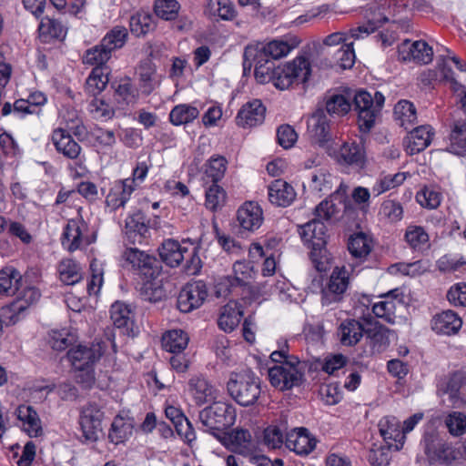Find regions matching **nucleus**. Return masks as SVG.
<instances>
[{"mask_svg":"<svg viewBox=\"0 0 466 466\" xmlns=\"http://www.w3.org/2000/svg\"><path fill=\"white\" fill-rule=\"evenodd\" d=\"M346 189L340 187L329 198L322 200L314 209L315 218L299 227V234L303 243L313 251H320L327 243L325 221L330 220L346 208Z\"/></svg>","mask_w":466,"mask_h":466,"instance_id":"1","label":"nucleus"},{"mask_svg":"<svg viewBox=\"0 0 466 466\" xmlns=\"http://www.w3.org/2000/svg\"><path fill=\"white\" fill-rule=\"evenodd\" d=\"M105 351L104 343L78 344L71 347L66 358L72 367L77 383L91 388L96 381L95 365Z\"/></svg>","mask_w":466,"mask_h":466,"instance_id":"2","label":"nucleus"},{"mask_svg":"<svg viewBox=\"0 0 466 466\" xmlns=\"http://www.w3.org/2000/svg\"><path fill=\"white\" fill-rule=\"evenodd\" d=\"M227 389L229 395L244 407L255 404L261 393L259 379L248 369L231 373Z\"/></svg>","mask_w":466,"mask_h":466,"instance_id":"3","label":"nucleus"},{"mask_svg":"<svg viewBox=\"0 0 466 466\" xmlns=\"http://www.w3.org/2000/svg\"><path fill=\"white\" fill-rule=\"evenodd\" d=\"M236 417L235 408L223 401L214 400L199 412V420L204 430L218 439L235 423Z\"/></svg>","mask_w":466,"mask_h":466,"instance_id":"4","label":"nucleus"},{"mask_svg":"<svg viewBox=\"0 0 466 466\" xmlns=\"http://www.w3.org/2000/svg\"><path fill=\"white\" fill-rule=\"evenodd\" d=\"M352 102H354L358 115V125L360 131L370 132L384 105V96L379 91H374L372 95L370 92L360 90L352 96Z\"/></svg>","mask_w":466,"mask_h":466,"instance_id":"5","label":"nucleus"},{"mask_svg":"<svg viewBox=\"0 0 466 466\" xmlns=\"http://www.w3.org/2000/svg\"><path fill=\"white\" fill-rule=\"evenodd\" d=\"M310 73L309 60L304 56H298L292 61L276 67L272 83L276 88L286 90L296 82H307Z\"/></svg>","mask_w":466,"mask_h":466,"instance_id":"6","label":"nucleus"},{"mask_svg":"<svg viewBox=\"0 0 466 466\" xmlns=\"http://www.w3.org/2000/svg\"><path fill=\"white\" fill-rule=\"evenodd\" d=\"M299 363L297 357H291L289 360L268 368V380L271 385L280 390L299 386L303 378V373L299 369Z\"/></svg>","mask_w":466,"mask_h":466,"instance_id":"7","label":"nucleus"},{"mask_svg":"<svg viewBox=\"0 0 466 466\" xmlns=\"http://www.w3.org/2000/svg\"><path fill=\"white\" fill-rule=\"evenodd\" d=\"M51 141L56 150L68 159L76 160V175L83 177L87 173L85 157L81 155L82 147L75 141L67 130L58 127L53 130Z\"/></svg>","mask_w":466,"mask_h":466,"instance_id":"8","label":"nucleus"},{"mask_svg":"<svg viewBox=\"0 0 466 466\" xmlns=\"http://www.w3.org/2000/svg\"><path fill=\"white\" fill-rule=\"evenodd\" d=\"M123 259L126 267H131L147 280L156 279L159 274L157 258L137 248H127L123 253ZM151 287L152 283L149 281L144 284L146 289H151Z\"/></svg>","mask_w":466,"mask_h":466,"instance_id":"9","label":"nucleus"},{"mask_svg":"<svg viewBox=\"0 0 466 466\" xmlns=\"http://www.w3.org/2000/svg\"><path fill=\"white\" fill-rule=\"evenodd\" d=\"M254 66V76L256 80L260 84L273 82V75H275L274 62L268 58L258 55L257 48L248 45L245 47L243 54V69L250 70Z\"/></svg>","mask_w":466,"mask_h":466,"instance_id":"10","label":"nucleus"},{"mask_svg":"<svg viewBox=\"0 0 466 466\" xmlns=\"http://www.w3.org/2000/svg\"><path fill=\"white\" fill-rule=\"evenodd\" d=\"M233 275L223 278L216 286L218 297H226L233 289L249 284L253 277V267L250 262L238 260L233 264Z\"/></svg>","mask_w":466,"mask_h":466,"instance_id":"11","label":"nucleus"},{"mask_svg":"<svg viewBox=\"0 0 466 466\" xmlns=\"http://www.w3.org/2000/svg\"><path fill=\"white\" fill-rule=\"evenodd\" d=\"M103 418L104 412L98 404L91 402L83 408L79 423L86 441L95 442L98 440Z\"/></svg>","mask_w":466,"mask_h":466,"instance_id":"12","label":"nucleus"},{"mask_svg":"<svg viewBox=\"0 0 466 466\" xmlns=\"http://www.w3.org/2000/svg\"><path fill=\"white\" fill-rule=\"evenodd\" d=\"M433 50L425 41L404 40L398 46V59L402 62H414L427 65L432 61Z\"/></svg>","mask_w":466,"mask_h":466,"instance_id":"13","label":"nucleus"},{"mask_svg":"<svg viewBox=\"0 0 466 466\" xmlns=\"http://www.w3.org/2000/svg\"><path fill=\"white\" fill-rule=\"evenodd\" d=\"M208 296L207 286L203 281H195L187 284L177 297V309L184 313H188L198 309Z\"/></svg>","mask_w":466,"mask_h":466,"instance_id":"14","label":"nucleus"},{"mask_svg":"<svg viewBox=\"0 0 466 466\" xmlns=\"http://www.w3.org/2000/svg\"><path fill=\"white\" fill-rule=\"evenodd\" d=\"M263 221V210L255 201H246L237 210L236 222L241 233L255 232Z\"/></svg>","mask_w":466,"mask_h":466,"instance_id":"15","label":"nucleus"},{"mask_svg":"<svg viewBox=\"0 0 466 466\" xmlns=\"http://www.w3.org/2000/svg\"><path fill=\"white\" fill-rule=\"evenodd\" d=\"M349 285V276L344 268H335L329 278V281L321 292V302L324 306L339 302L342 299V295L347 290Z\"/></svg>","mask_w":466,"mask_h":466,"instance_id":"16","label":"nucleus"},{"mask_svg":"<svg viewBox=\"0 0 466 466\" xmlns=\"http://www.w3.org/2000/svg\"><path fill=\"white\" fill-rule=\"evenodd\" d=\"M135 189L136 185H134L133 180L122 179L113 182L106 196V208H108L110 212L124 208Z\"/></svg>","mask_w":466,"mask_h":466,"instance_id":"17","label":"nucleus"},{"mask_svg":"<svg viewBox=\"0 0 466 466\" xmlns=\"http://www.w3.org/2000/svg\"><path fill=\"white\" fill-rule=\"evenodd\" d=\"M299 43L296 37L289 36L253 46L257 48L258 56L276 60L288 56L292 49L299 46Z\"/></svg>","mask_w":466,"mask_h":466,"instance_id":"18","label":"nucleus"},{"mask_svg":"<svg viewBox=\"0 0 466 466\" xmlns=\"http://www.w3.org/2000/svg\"><path fill=\"white\" fill-rule=\"evenodd\" d=\"M378 426L389 449L400 451L403 447L406 436L400 428V421L395 417H383Z\"/></svg>","mask_w":466,"mask_h":466,"instance_id":"19","label":"nucleus"},{"mask_svg":"<svg viewBox=\"0 0 466 466\" xmlns=\"http://www.w3.org/2000/svg\"><path fill=\"white\" fill-rule=\"evenodd\" d=\"M86 230L87 225L82 218L68 220L62 234V246L70 252L81 248L85 245L84 233Z\"/></svg>","mask_w":466,"mask_h":466,"instance_id":"20","label":"nucleus"},{"mask_svg":"<svg viewBox=\"0 0 466 466\" xmlns=\"http://www.w3.org/2000/svg\"><path fill=\"white\" fill-rule=\"evenodd\" d=\"M308 133L313 142L320 146L330 140L329 120L323 109H317L309 118Z\"/></svg>","mask_w":466,"mask_h":466,"instance_id":"21","label":"nucleus"},{"mask_svg":"<svg viewBox=\"0 0 466 466\" xmlns=\"http://www.w3.org/2000/svg\"><path fill=\"white\" fill-rule=\"evenodd\" d=\"M188 391L198 406L218 398V390L203 376H194L188 380Z\"/></svg>","mask_w":466,"mask_h":466,"instance_id":"22","label":"nucleus"},{"mask_svg":"<svg viewBox=\"0 0 466 466\" xmlns=\"http://www.w3.org/2000/svg\"><path fill=\"white\" fill-rule=\"evenodd\" d=\"M266 107L258 99H254L242 106L236 116V122L242 127H252L263 123Z\"/></svg>","mask_w":466,"mask_h":466,"instance_id":"23","label":"nucleus"},{"mask_svg":"<svg viewBox=\"0 0 466 466\" xmlns=\"http://www.w3.org/2000/svg\"><path fill=\"white\" fill-rule=\"evenodd\" d=\"M326 115L333 118L342 117L352 107V96L350 93L328 92L324 97Z\"/></svg>","mask_w":466,"mask_h":466,"instance_id":"24","label":"nucleus"},{"mask_svg":"<svg viewBox=\"0 0 466 466\" xmlns=\"http://www.w3.org/2000/svg\"><path fill=\"white\" fill-rule=\"evenodd\" d=\"M286 446L299 455H307L316 446V440L306 428H296L286 436Z\"/></svg>","mask_w":466,"mask_h":466,"instance_id":"25","label":"nucleus"},{"mask_svg":"<svg viewBox=\"0 0 466 466\" xmlns=\"http://www.w3.org/2000/svg\"><path fill=\"white\" fill-rule=\"evenodd\" d=\"M17 420L23 431L30 437L36 438L43 434L41 420L35 410L30 405H20L15 410Z\"/></svg>","mask_w":466,"mask_h":466,"instance_id":"26","label":"nucleus"},{"mask_svg":"<svg viewBox=\"0 0 466 466\" xmlns=\"http://www.w3.org/2000/svg\"><path fill=\"white\" fill-rule=\"evenodd\" d=\"M268 200L278 207H289L296 198L294 187L282 179L274 180L268 187Z\"/></svg>","mask_w":466,"mask_h":466,"instance_id":"27","label":"nucleus"},{"mask_svg":"<svg viewBox=\"0 0 466 466\" xmlns=\"http://www.w3.org/2000/svg\"><path fill=\"white\" fill-rule=\"evenodd\" d=\"M433 137L431 126H420L410 132L405 140L406 151L410 155H415L428 147Z\"/></svg>","mask_w":466,"mask_h":466,"instance_id":"28","label":"nucleus"},{"mask_svg":"<svg viewBox=\"0 0 466 466\" xmlns=\"http://www.w3.org/2000/svg\"><path fill=\"white\" fill-rule=\"evenodd\" d=\"M194 255V250L189 252L187 248L173 239L165 240L159 249L161 259L171 268L177 267L187 256Z\"/></svg>","mask_w":466,"mask_h":466,"instance_id":"29","label":"nucleus"},{"mask_svg":"<svg viewBox=\"0 0 466 466\" xmlns=\"http://www.w3.org/2000/svg\"><path fill=\"white\" fill-rule=\"evenodd\" d=\"M148 222L145 214L137 210L126 218V235L129 241L141 243L148 234Z\"/></svg>","mask_w":466,"mask_h":466,"instance_id":"30","label":"nucleus"},{"mask_svg":"<svg viewBox=\"0 0 466 466\" xmlns=\"http://www.w3.org/2000/svg\"><path fill=\"white\" fill-rule=\"evenodd\" d=\"M227 440L230 449L243 456H250L256 449L251 434L248 430L235 429L228 434Z\"/></svg>","mask_w":466,"mask_h":466,"instance_id":"31","label":"nucleus"},{"mask_svg":"<svg viewBox=\"0 0 466 466\" xmlns=\"http://www.w3.org/2000/svg\"><path fill=\"white\" fill-rule=\"evenodd\" d=\"M461 318L452 310H444L434 316L432 319V329L438 334H455L461 328Z\"/></svg>","mask_w":466,"mask_h":466,"instance_id":"32","label":"nucleus"},{"mask_svg":"<svg viewBox=\"0 0 466 466\" xmlns=\"http://www.w3.org/2000/svg\"><path fill=\"white\" fill-rule=\"evenodd\" d=\"M243 311L236 300H229L221 309L218 324L225 332L233 331L239 324Z\"/></svg>","mask_w":466,"mask_h":466,"instance_id":"33","label":"nucleus"},{"mask_svg":"<svg viewBox=\"0 0 466 466\" xmlns=\"http://www.w3.org/2000/svg\"><path fill=\"white\" fill-rule=\"evenodd\" d=\"M404 240L415 252L422 253L430 247V236L421 226L410 224L404 233Z\"/></svg>","mask_w":466,"mask_h":466,"instance_id":"34","label":"nucleus"},{"mask_svg":"<svg viewBox=\"0 0 466 466\" xmlns=\"http://www.w3.org/2000/svg\"><path fill=\"white\" fill-rule=\"evenodd\" d=\"M205 14L213 21H230L237 16L234 5L229 0H208Z\"/></svg>","mask_w":466,"mask_h":466,"instance_id":"35","label":"nucleus"},{"mask_svg":"<svg viewBox=\"0 0 466 466\" xmlns=\"http://www.w3.org/2000/svg\"><path fill=\"white\" fill-rule=\"evenodd\" d=\"M446 150L458 156L466 155V123L454 122L447 138Z\"/></svg>","mask_w":466,"mask_h":466,"instance_id":"36","label":"nucleus"},{"mask_svg":"<svg viewBox=\"0 0 466 466\" xmlns=\"http://www.w3.org/2000/svg\"><path fill=\"white\" fill-rule=\"evenodd\" d=\"M38 33L42 42L49 43L55 39L63 40L66 35V29L58 20L45 16L39 23Z\"/></svg>","mask_w":466,"mask_h":466,"instance_id":"37","label":"nucleus"},{"mask_svg":"<svg viewBox=\"0 0 466 466\" xmlns=\"http://www.w3.org/2000/svg\"><path fill=\"white\" fill-rule=\"evenodd\" d=\"M134 316L133 309L128 304L121 301H116L111 306L110 318L113 324L118 329H126L127 333L133 327Z\"/></svg>","mask_w":466,"mask_h":466,"instance_id":"38","label":"nucleus"},{"mask_svg":"<svg viewBox=\"0 0 466 466\" xmlns=\"http://www.w3.org/2000/svg\"><path fill=\"white\" fill-rule=\"evenodd\" d=\"M397 290H392L382 297V299L375 302L372 305V312L377 318H380L389 323H393L395 320V312L397 305H400L401 301L397 300L396 297H393V293Z\"/></svg>","mask_w":466,"mask_h":466,"instance_id":"39","label":"nucleus"},{"mask_svg":"<svg viewBox=\"0 0 466 466\" xmlns=\"http://www.w3.org/2000/svg\"><path fill=\"white\" fill-rule=\"evenodd\" d=\"M365 332L363 325L354 319H348L339 326L340 341L345 346L357 344Z\"/></svg>","mask_w":466,"mask_h":466,"instance_id":"40","label":"nucleus"},{"mask_svg":"<svg viewBox=\"0 0 466 466\" xmlns=\"http://www.w3.org/2000/svg\"><path fill=\"white\" fill-rule=\"evenodd\" d=\"M109 73L107 66L94 67L86 81V91L96 97L106 87Z\"/></svg>","mask_w":466,"mask_h":466,"instance_id":"41","label":"nucleus"},{"mask_svg":"<svg viewBox=\"0 0 466 466\" xmlns=\"http://www.w3.org/2000/svg\"><path fill=\"white\" fill-rule=\"evenodd\" d=\"M22 276L13 267L0 270V295L13 296L19 290Z\"/></svg>","mask_w":466,"mask_h":466,"instance_id":"42","label":"nucleus"},{"mask_svg":"<svg viewBox=\"0 0 466 466\" xmlns=\"http://www.w3.org/2000/svg\"><path fill=\"white\" fill-rule=\"evenodd\" d=\"M365 151L363 146L356 142H345L339 152V161L347 165H363Z\"/></svg>","mask_w":466,"mask_h":466,"instance_id":"43","label":"nucleus"},{"mask_svg":"<svg viewBox=\"0 0 466 466\" xmlns=\"http://www.w3.org/2000/svg\"><path fill=\"white\" fill-rule=\"evenodd\" d=\"M227 159L222 156H214L205 165L203 181L206 184H218L225 175L227 169Z\"/></svg>","mask_w":466,"mask_h":466,"instance_id":"44","label":"nucleus"},{"mask_svg":"<svg viewBox=\"0 0 466 466\" xmlns=\"http://www.w3.org/2000/svg\"><path fill=\"white\" fill-rule=\"evenodd\" d=\"M388 21V17L380 13V9H377L372 13L371 17L368 16L367 24L350 29L349 34L351 38L360 39L375 32Z\"/></svg>","mask_w":466,"mask_h":466,"instance_id":"45","label":"nucleus"},{"mask_svg":"<svg viewBox=\"0 0 466 466\" xmlns=\"http://www.w3.org/2000/svg\"><path fill=\"white\" fill-rule=\"evenodd\" d=\"M187 334L181 329L166 332L162 338L163 348L171 353H181L188 344Z\"/></svg>","mask_w":466,"mask_h":466,"instance_id":"46","label":"nucleus"},{"mask_svg":"<svg viewBox=\"0 0 466 466\" xmlns=\"http://www.w3.org/2000/svg\"><path fill=\"white\" fill-rule=\"evenodd\" d=\"M199 115L198 109L189 104L175 106L169 113V120L174 126H181L194 121Z\"/></svg>","mask_w":466,"mask_h":466,"instance_id":"47","label":"nucleus"},{"mask_svg":"<svg viewBox=\"0 0 466 466\" xmlns=\"http://www.w3.org/2000/svg\"><path fill=\"white\" fill-rule=\"evenodd\" d=\"M133 425L121 416H116L109 430L108 439L116 445L126 441L132 434Z\"/></svg>","mask_w":466,"mask_h":466,"instance_id":"48","label":"nucleus"},{"mask_svg":"<svg viewBox=\"0 0 466 466\" xmlns=\"http://www.w3.org/2000/svg\"><path fill=\"white\" fill-rule=\"evenodd\" d=\"M129 27L136 36H144L155 27L153 16L146 12H137L130 17Z\"/></svg>","mask_w":466,"mask_h":466,"instance_id":"49","label":"nucleus"},{"mask_svg":"<svg viewBox=\"0 0 466 466\" xmlns=\"http://www.w3.org/2000/svg\"><path fill=\"white\" fill-rule=\"evenodd\" d=\"M76 339V334L67 328L52 330L49 334V343L52 349L58 351L73 346Z\"/></svg>","mask_w":466,"mask_h":466,"instance_id":"50","label":"nucleus"},{"mask_svg":"<svg viewBox=\"0 0 466 466\" xmlns=\"http://www.w3.org/2000/svg\"><path fill=\"white\" fill-rule=\"evenodd\" d=\"M57 271L60 280L66 285H74L82 278L80 266L73 259H63Z\"/></svg>","mask_w":466,"mask_h":466,"instance_id":"51","label":"nucleus"},{"mask_svg":"<svg viewBox=\"0 0 466 466\" xmlns=\"http://www.w3.org/2000/svg\"><path fill=\"white\" fill-rule=\"evenodd\" d=\"M394 115L400 125L405 129L412 126L417 119L416 108L408 100H400L395 105Z\"/></svg>","mask_w":466,"mask_h":466,"instance_id":"52","label":"nucleus"},{"mask_svg":"<svg viewBox=\"0 0 466 466\" xmlns=\"http://www.w3.org/2000/svg\"><path fill=\"white\" fill-rule=\"evenodd\" d=\"M405 172H398L396 174H388L381 176L377 179L372 187V193L378 197L392 188L400 186L406 179Z\"/></svg>","mask_w":466,"mask_h":466,"instance_id":"53","label":"nucleus"},{"mask_svg":"<svg viewBox=\"0 0 466 466\" xmlns=\"http://www.w3.org/2000/svg\"><path fill=\"white\" fill-rule=\"evenodd\" d=\"M417 202L428 209H436L442 201V194L435 186H425L416 194Z\"/></svg>","mask_w":466,"mask_h":466,"instance_id":"54","label":"nucleus"},{"mask_svg":"<svg viewBox=\"0 0 466 466\" xmlns=\"http://www.w3.org/2000/svg\"><path fill=\"white\" fill-rule=\"evenodd\" d=\"M371 248V240L362 232L352 235L349 239L348 249L354 258H366Z\"/></svg>","mask_w":466,"mask_h":466,"instance_id":"55","label":"nucleus"},{"mask_svg":"<svg viewBox=\"0 0 466 466\" xmlns=\"http://www.w3.org/2000/svg\"><path fill=\"white\" fill-rule=\"evenodd\" d=\"M87 108L92 117L101 122L112 119L116 113L108 102L96 96L89 102Z\"/></svg>","mask_w":466,"mask_h":466,"instance_id":"56","label":"nucleus"},{"mask_svg":"<svg viewBox=\"0 0 466 466\" xmlns=\"http://www.w3.org/2000/svg\"><path fill=\"white\" fill-rule=\"evenodd\" d=\"M127 29L122 25H116L103 37L101 43L111 53L124 46L127 40Z\"/></svg>","mask_w":466,"mask_h":466,"instance_id":"57","label":"nucleus"},{"mask_svg":"<svg viewBox=\"0 0 466 466\" xmlns=\"http://www.w3.org/2000/svg\"><path fill=\"white\" fill-rule=\"evenodd\" d=\"M180 4L177 0H155L154 12L165 21H174L178 17Z\"/></svg>","mask_w":466,"mask_h":466,"instance_id":"58","label":"nucleus"},{"mask_svg":"<svg viewBox=\"0 0 466 466\" xmlns=\"http://www.w3.org/2000/svg\"><path fill=\"white\" fill-rule=\"evenodd\" d=\"M139 87L144 95H150L160 84V79L151 66H141L138 73Z\"/></svg>","mask_w":466,"mask_h":466,"instance_id":"59","label":"nucleus"},{"mask_svg":"<svg viewBox=\"0 0 466 466\" xmlns=\"http://www.w3.org/2000/svg\"><path fill=\"white\" fill-rule=\"evenodd\" d=\"M334 178L327 169L320 168L312 173L309 187L313 191L326 194L331 190Z\"/></svg>","mask_w":466,"mask_h":466,"instance_id":"60","label":"nucleus"},{"mask_svg":"<svg viewBox=\"0 0 466 466\" xmlns=\"http://www.w3.org/2000/svg\"><path fill=\"white\" fill-rule=\"evenodd\" d=\"M111 52L103 46V44L97 45L86 51L83 56V63L96 66H106L105 64L110 59Z\"/></svg>","mask_w":466,"mask_h":466,"instance_id":"61","label":"nucleus"},{"mask_svg":"<svg viewBox=\"0 0 466 466\" xmlns=\"http://www.w3.org/2000/svg\"><path fill=\"white\" fill-rule=\"evenodd\" d=\"M379 215L389 223L399 222L403 218L402 205L396 200H384L380 205Z\"/></svg>","mask_w":466,"mask_h":466,"instance_id":"62","label":"nucleus"},{"mask_svg":"<svg viewBox=\"0 0 466 466\" xmlns=\"http://www.w3.org/2000/svg\"><path fill=\"white\" fill-rule=\"evenodd\" d=\"M226 198L225 190L218 184L211 183L206 190V207L207 208L216 211L222 207Z\"/></svg>","mask_w":466,"mask_h":466,"instance_id":"63","label":"nucleus"},{"mask_svg":"<svg viewBox=\"0 0 466 466\" xmlns=\"http://www.w3.org/2000/svg\"><path fill=\"white\" fill-rule=\"evenodd\" d=\"M366 332L370 339V345L374 352L384 351L389 346L390 339L388 329L380 327L372 330H367Z\"/></svg>","mask_w":466,"mask_h":466,"instance_id":"64","label":"nucleus"}]
</instances>
